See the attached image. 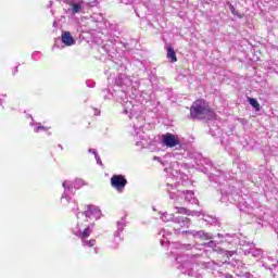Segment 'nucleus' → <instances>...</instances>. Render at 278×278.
Segmentation results:
<instances>
[{
  "instance_id": "f257e3e1",
  "label": "nucleus",
  "mask_w": 278,
  "mask_h": 278,
  "mask_svg": "<svg viewBox=\"0 0 278 278\" xmlns=\"http://www.w3.org/2000/svg\"><path fill=\"white\" fill-rule=\"evenodd\" d=\"M200 164H202V166H210V181L220 186V203L226 205H229V203H237L240 212L255 214V208L251 206V198L248 194H244V197L240 195V190L244 188V182L238 180L228 181L227 177H229V174L214 167L210 159L203 157L200 160Z\"/></svg>"
},
{
  "instance_id": "f03ea898",
  "label": "nucleus",
  "mask_w": 278,
  "mask_h": 278,
  "mask_svg": "<svg viewBox=\"0 0 278 278\" xmlns=\"http://www.w3.org/2000/svg\"><path fill=\"white\" fill-rule=\"evenodd\" d=\"M112 97H116V101L124 108V114H128L129 118H135L136 121L142 118L144 105L136 100V94L132 93L129 97V91L117 90L115 94L112 93Z\"/></svg>"
},
{
  "instance_id": "7ed1b4c3",
  "label": "nucleus",
  "mask_w": 278,
  "mask_h": 278,
  "mask_svg": "<svg viewBox=\"0 0 278 278\" xmlns=\"http://www.w3.org/2000/svg\"><path fill=\"white\" fill-rule=\"evenodd\" d=\"M218 240H211L206 243H204V247H207L208 249H213L216 251L218 244L224 247V249H229V247H244L247 243L245 241L240 240L237 235L231 233H217Z\"/></svg>"
},
{
  "instance_id": "20e7f679",
  "label": "nucleus",
  "mask_w": 278,
  "mask_h": 278,
  "mask_svg": "<svg viewBox=\"0 0 278 278\" xmlns=\"http://www.w3.org/2000/svg\"><path fill=\"white\" fill-rule=\"evenodd\" d=\"M63 186V193L61 195V204L62 205H68V202L71 201V197H75V190H79L80 188H84L86 186V181L81 178H76L74 181L72 180H64L62 182Z\"/></svg>"
},
{
  "instance_id": "39448f33",
  "label": "nucleus",
  "mask_w": 278,
  "mask_h": 278,
  "mask_svg": "<svg viewBox=\"0 0 278 278\" xmlns=\"http://www.w3.org/2000/svg\"><path fill=\"white\" fill-rule=\"evenodd\" d=\"M199 257V254L190 255L186 254L182 256H176V262L178 265V269L182 273V275H188V277L203 278L201 275H197L194 271V260Z\"/></svg>"
},
{
  "instance_id": "423d86ee",
  "label": "nucleus",
  "mask_w": 278,
  "mask_h": 278,
  "mask_svg": "<svg viewBox=\"0 0 278 278\" xmlns=\"http://www.w3.org/2000/svg\"><path fill=\"white\" fill-rule=\"evenodd\" d=\"M190 116L192 118H214V113L212 109H210V104L205 102V100H197L193 102L190 109Z\"/></svg>"
},
{
  "instance_id": "0eeeda50",
  "label": "nucleus",
  "mask_w": 278,
  "mask_h": 278,
  "mask_svg": "<svg viewBox=\"0 0 278 278\" xmlns=\"http://www.w3.org/2000/svg\"><path fill=\"white\" fill-rule=\"evenodd\" d=\"M161 220L163 223H174V225H177L178 227H190V218L186 216H177L175 217L174 214L163 213L161 215Z\"/></svg>"
},
{
  "instance_id": "6e6552de",
  "label": "nucleus",
  "mask_w": 278,
  "mask_h": 278,
  "mask_svg": "<svg viewBox=\"0 0 278 278\" xmlns=\"http://www.w3.org/2000/svg\"><path fill=\"white\" fill-rule=\"evenodd\" d=\"M64 3L71 7L68 12H71L73 16H75V14L84 13L86 5H88L84 0H64Z\"/></svg>"
},
{
  "instance_id": "1a4fd4ad",
  "label": "nucleus",
  "mask_w": 278,
  "mask_h": 278,
  "mask_svg": "<svg viewBox=\"0 0 278 278\" xmlns=\"http://www.w3.org/2000/svg\"><path fill=\"white\" fill-rule=\"evenodd\" d=\"M111 186L117 192H123V190H125V186H127V178L123 175H113L111 177Z\"/></svg>"
},
{
  "instance_id": "9d476101",
  "label": "nucleus",
  "mask_w": 278,
  "mask_h": 278,
  "mask_svg": "<svg viewBox=\"0 0 278 278\" xmlns=\"http://www.w3.org/2000/svg\"><path fill=\"white\" fill-rule=\"evenodd\" d=\"M181 233H186V236H192V238H197L198 240H214L212 233L205 232L204 230H182Z\"/></svg>"
},
{
  "instance_id": "9b49d317",
  "label": "nucleus",
  "mask_w": 278,
  "mask_h": 278,
  "mask_svg": "<svg viewBox=\"0 0 278 278\" xmlns=\"http://www.w3.org/2000/svg\"><path fill=\"white\" fill-rule=\"evenodd\" d=\"M162 144L163 147L173 149L175 147H178V144H180V141L175 135L167 132L165 135H162Z\"/></svg>"
},
{
  "instance_id": "f8f14e48",
  "label": "nucleus",
  "mask_w": 278,
  "mask_h": 278,
  "mask_svg": "<svg viewBox=\"0 0 278 278\" xmlns=\"http://www.w3.org/2000/svg\"><path fill=\"white\" fill-rule=\"evenodd\" d=\"M81 214L83 216H86V218H94L96 220H99L101 218V208L89 204Z\"/></svg>"
},
{
  "instance_id": "ddd939ff",
  "label": "nucleus",
  "mask_w": 278,
  "mask_h": 278,
  "mask_svg": "<svg viewBox=\"0 0 278 278\" xmlns=\"http://www.w3.org/2000/svg\"><path fill=\"white\" fill-rule=\"evenodd\" d=\"M165 190L169 194V199H172V201H178L179 194L182 192L177 190V187L170 182L165 185Z\"/></svg>"
},
{
  "instance_id": "4468645a",
  "label": "nucleus",
  "mask_w": 278,
  "mask_h": 278,
  "mask_svg": "<svg viewBox=\"0 0 278 278\" xmlns=\"http://www.w3.org/2000/svg\"><path fill=\"white\" fill-rule=\"evenodd\" d=\"M92 229H94V224H91L89 226H87L84 231L81 230H74L73 233L74 236H77V238H80V240H84L86 238H88L90 236V233H92Z\"/></svg>"
},
{
  "instance_id": "2eb2a0df",
  "label": "nucleus",
  "mask_w": 278,
  "mask_h": 278,
  "mask_svg": "<svg viewBox=\"0 0 278 278\" xmlns=\"http://www.w3.org/2000/svg\"><path fill=\"white\" fill-rule=\"evenodd\" d=\"M182 197H185V201L187 203H191V205H199V200L197 197H194V191L192 190H187V191H181Z\"/></svg>"
},
{
  "instance_id": "dca6fc26",
  "label": "nucleus",
  "mask_w": 278,
  "mask_h": 278,
  "mask_svg": "<svg viewBox=\"0 0 278 278\" xmlns=\"http://www.w3.org/2000/svg\"><path fill=\"white\" fill-rule=\"evenodd\" d=\"M245 255H252V257H256V260H263L266 255L262 249L251 248L250 250H244Z\"/></svg>"
},
{
  "instance_id": "f3484780",
  "label": "nucleus",
  "mask_w": 278,
  "mask_h": 278,
  "mask_svg": "<svg viewBox=\"0 0 278 278\" xmlns=\"http://www.w3.org/2000/svg\"><path fill=\"white\" fill-rule=\"evenodd\" d=\"M61 41L65 47H73L75 45V38L71 35V31H64L61 36Z\"/></svg>"
},
{
  "instance_id": "a211bd4d",
  "label": "nucleus",
  "mask_w": 278,
  "mask_h": 278,
  "mask_svg": "<svg viewBox=\"0 0 278 278\" xmlns=\"http://www.w3.org/2000/svg\"><path fill=\"white\" fill-rule=\"evenodd\" d=\"M177 214H185L186 216H201V213L198 211H190L184 206H176L175 207Z\"/></svg>"
},
{
  "instance_id": "6ab92c4d",
  "label": "nucleus",
  "mask_w": 278,
  "mask_h": 278,
  "mask_svg": "<svg viewBox=\"0 0 278 278\" xmlns=\"http://www.w3.org/2000/svg\"><path fill=\"white\" fill-rule=\"evenodd\" d=\"M29 118H31L30 127H34L35 134H38L40 131H49V128L47 126H42V124L36 123L31 115H29Z\"/></svg>"
},
{
  "instance_id": "aec40b11",
  "label": "nucleus",
  "mask_w": 278,
  "mask_h": 278,
  "mask_svg": "<svg viewBox=\"0 0 278 278\" xmlns=\"http://www.w3.org/2000/svg\"><path fill=\"white\" fill-rule=\"evenodd\" d=\"M264 268H271V266H277L278 262L273 258V256H268L265 254L263 261H262Z\"/></svg>"
},
{
  "instance_id": "412c9836",
  "label": "nucleus",
  "mask_w": 278,
  "mask_h": 278,
  "mask_svg": "<svg viewBox=\"0 0 278 278\" xmlns=\"http://www.w3.org/2000/svg\"><path fill=\"white\" fill-rule=\"evenodd\" d=\"M64 207H70L72 212H79V204L76 200L73 199V195H71V201L67 203V205H63Z\"/></svg>"
},
{
  "instance_id": "4be33fe9",
  "label": "nucleus",
  "mask_w": 278,
  "mask_h": 278,
  "mask_svg": "<svg viewBox=\"0 0 278 278\" xmlns=\"http://www.w3.org/2000/svg\"><path fill=\"white\" fill-rule=\"evenodd\" d=\"M174 249H178V251H192L194 247L192 244H182V243H174Z\"/></svg>"
},
{
  "instance_id": "5701e85b",
  "label": "nucleus",
  "mask_w": 278,
  "mask_h": 278,
  "mask_svg": "<svg viewBox=\"0 0 278 278\" xmlns=\"http://www.w3.org/2000/svg\"><path fill=\"white\" fill-rule=\"evenodd\" d=\"M167 58L170 62H177V54L175 53V49L173 47L167 48Z\"/></svg>"
},
{
  "instance_id": "b1692460",
  "label": "nucleus",
  "mask_w": 278,
  "mask_h": 278,
  "mask_svg": "<svg viewBox=\"0 0 278 278\" xmlns=\"http://www.w3.org/2000/svg\"><path fill=\"white\" fill-rule=\"evenodd\" d=\"M115 84L117 86H127V76L126 75H119L118 78H116Z\"/></svg>"
},
{
  "instance_id": "393cba45",
  "label": "nucleus",
  "mask_w": 278,
  "mask_h": 278,
  "mask_svg": "<svg viewBox=\"0 0 278 278\" xmlns=\"http://www.w3.org/2000/svg\"><path fill=\"white\" fill-rule=\"evenodd\" d=\"M248 101H249L250 105H252V108H254V110H255L256 112H260L261 106H260V102H257V99H255V98H249Z\"/></svg>"
},
{
  "instance_id": "a878e982",
  "label": "nucleus",
  "mask_w": 278,
  "mask_h": 278,
  "mask_svg": "<svg viewBox=\"0 0 278 278\" xmlns=\"http://www.w3.org/2000/svg\"><path fill=\"white\" fill-rule=\"evenodd\" d=\"M81 243H83V247H94V244H97V240L94 239L88 240V238H85V239H81Z\"/></svg>"
},
{
  "instance_id": "bb28decb",
  "label": "nucleus",
  "mask_w": 278,
  "mask_h": 278,
  "mask_svg": "<svg viewBox=\"0 0 278 278\" xmlns=\"http://www.w3.org/2000/svg\"><path fill=\"white\" fill-rule=\"evenodd\" d=\"M117 225V231H124L125 227H127V223L125 222V218H122L116 223Z\"/></svg>"
},
{
  "instance_id": "cd10ccee",
  "label": "nucleus",
  "mask_w": 278,
  "mask_h": 278,
  "mask_svg": "<svg viewBox=\"0 0 278 278\" xmlns=\"http://www.w3.org/2000/svg\"><path fill=\"white\" fill-rule=\"evenodd\" d=\"M42 58V53L35 51L31 54V60H34L35 62H38L40 59Z\"/></svg>"
},
{
  "instance_id": "c85d7f7f",
  "label": "nucleus",
  "mask_w": 278,
  "mask_h": 278,
  "mask_svg": "<svg viewBox=\"0 0 278 278\" xmlns=\"http://www.w3.org/2000/svg\"><path fill=\"white\" fill-rule=\"evenodd\" d=\"M134 132L132 136H135L136 138H138V136H140V132L142 131V126H136L134 125Z\"/></svg>"
},
{
  "instance_id": "c756f323",
  "label": "nucleus",
  "mask_w": 278,
  "mask_h": 278,
  "mask_svg": "<svg viewBox=\"0 0 278 278\" xmlns=\"http://www.w3.org/2000/svg\"><path fill=\"white\" fill-rule=\"evenodd\" d=\"M121 233H123V231L116 230L113 236L114 238H119V242H123V237H121Z\"/></svg>"
},
{
  "instance_id": "7c9ffc66",
  "label": "nucleus",
  "mask_w": 278,
  "mask_h": 278,
  "mask_svg": "<svg viewBox=\"0 0 278 278\" xmlns=\"http://www.w3.org/2000/svg\"><path fill=\"white\" fill-rule=\"evenodd\" d=\"M86 86H87L88 88H94L96 83H94L93 80H87V81H86Z\"/></svg>"
},
{
  "instance_id": "2f4dec72",
  "label": "nucleus",
  "mask_w": 278,
  "mask_h": 278,
  "mask_svg": "<svg viewBox=\"0 0 278 278\" xmlns=\"http://www.w3.org/2000/svg\"><path fill=\"white\" fill-rule=\"evenodd\" d=\"M89 8H94L97 5V0H89V2H86Z\"/></svg>"
},
{
  "instance_id": "473e14b6",
  "label": "nucleus",
  "mask_w": 278,
  "mask_h": 278,
  "mask_svg": "<svg viewBox=\"0 0 278 278\" xmlns=\"http://www.w3.org/2000/svg\"><path fill=\"white\" fill-rule=\"evenodd\" d=\"M94 159H96L97 164H99L100 166H103V163L101 162V156H99V154H96Z\"/></svg>"
},
{
  "instance_id": "72a5a7b5",
  "label": "nucleus",
  "mask_w": 278,
  "mask_h": 278,
  "mask_svg": "<svg viewBox=\"0 0 278 278\" xmlns=\"http://www.w3.org/2000/svg\"><path fill=\"white\" fill-rule=\"evenodd\" d=\"M142 140L144 139H141V141H137L136 147H141V149H144V142Z\"/></svg>"
},
{
  "instance_id": "f704fd0d",
  "label": "nucleus",
  "mask_w": 278,
  "mask_h": 278,
  "mask_svg": "<svg viewBox=\"0 0 278 278\" xmlns=\"http://www.w3.org/2000/svg\"><path fill=\"white\" fill-rule=\"evenodd\" d=\"M229 10L231 14L236 15V8L233 7V4H229Z\"/></svg>"
},
{
  "instance_id": "c9c22d12",
  "label": "nucleus",
  "mask_w": 278,
  "mask_h": 278,
  "mask_svg": "<svg viewBox=\"0 0 278 278\" xmlns=\"http://www.w3.org/2000/svg\"><path fill=\"white\" fill-rule=\"evenodd\" d=\"M235 253H236V250L226 251V255H229V257H231Z\"/></svg>"
},
{
  "instance_id": "e433bc0d",
  "label": "nucleus",
  "mask_w": 278,
  "mask_h": 278,
  "mask_svg": "<svg viewBox=\"0 0 278 278\" xmlns=\"http://www.w3.org/2000/svg\"><path fill=\"white\" fill-rule=\"evenodd\" d=\"M206 220V223H211L212 225H214L215 223H217V219L214 217V218H212V220H210V219H205Z\"/></svg>"
},
{
  "instance_id": "4c0bfd02",
  "label": "nucleus",
  "mask_w": 278,
  "mask_h": 278,
  "mask_svg": "<svg viewBox=\"0 0 278 278\" xmlns=\"http://www.w3.org/2000/svg\"><path fill=\"white\" fill-rule=\"evenodd\" d=\"M237 266L238 268H241V270H244V265L242 264V262H238Z\"/></svg>"
},
{
  "instance_id": "58836bf2",
  "label": "nucleus",
  "mask_w": 278,
  "mask_h": 278,
  "mask_svg": "<svg viewBox=\"0 0 278 278\" xmlns=\"http://www.w3.org/2000/svg\"><path fill=\"white\" fill-rule=\"evenodd\" d=\"M88 152L92 153L94 156L99 154L94 149H89Z\"/></svg>"
},
{
  "instance_id": "ea45409f",
  "label": "nucleus",
  "mask_w": 278,
  "mask_h": 278,
  "mask_svg": "<svg viewBox=\"0 0 278 278\" xmlns=\"http://www.w3.org/2000/svg\"><path fill=\"white\" fill-rule=\"evenodd\" d=\"M174 231H175L176 233H179V232L181 231V229H180L179 227H177V226H174Z\"/></svg>"
},
{
  "instance_id": "a19ab883",
  "label": "nucleus",
  "mask_w": 278,
  "mask_h": 278,
  "mask_svg": "<svg viewBox=\"0 0 278 278\" xmlns=\"http://www.w3.org/2000/svg\"><path fill=\"white\" fill-rule=\"evenodd\" d=\"M16 73H18V66H15L13 70V75H16Z\"/></svg>"
},
{
  "instance_id": "79ce46f5",
  "label": "nucleus",
  "mask_w": 278,
  "mask_h": 278,
  "mask_svg": "<svg viewBox=\"0 0 278 278\" xmlns=\"http://www.w3.org/2000/svg\"><path fill=\"white\" fill-rule=\"evenodd\" d=\"M224 277L225 278H233V276L231 274H225Z\"/></svg>"
},
{
  "instance_id": "37998d69",
  "label": "nucleus",
  "mask_w": 278,
  "mask_h": 278,
  "mask_svg": "<svg viewBox=\"0 0 278 278\" xmlns=\"http://www.w3.org/2000/svg\"><path fill=\"white\" fill-rule=\"evenodd\" d=\"M99 114H100V111L96 110L94 115L99 116Z\"/></svg>"
},
{
  "instance_id": "c03bdc74",
  "label": "nucleus",
  "mask_w": 278,
  "mask_h": 278,
  "mask_svg": "<svg viewBox=\"0 0 278 278\" xmlns=\"http://www.w3.org/2000/svg\"><path fill=\"white\" fill-rule=\"evenodd\" d=\"M94 253H99V248L93 249Z\"/></svg>"
},
{
  "instance_id": "a18cd8bd",
  "label": "nucleus",
  "mask_w": 278,
  "mask_h": 278,
  "mask_svg": "<svg viewBox=\"0 0 278 278\" xmlns=\"http://www.w3.org/2000/svg\"><path fill=\"white\" fill-rule=\"evenodd\" d=\"M127 1V3H134V1H136V0H126Z\"/></svg>"
},
{
  "instance_id": "49530a36",
  "label": "nucleus",
  "mask_w": 278,
  "mask_h": 278,
  "mask_svg": "<svg viewBox=\"0 0 278 278\" xmlns=\"http://www.w3.org/2000/svg\"><path fill=\"white\" fill-rule=\"evenodd\" d=\"M160 242H161V247H164V242H165V241H164V240H161Z\"/></svg>"
},
{
  "instance_id": "de8ad7c7",
  "label": "nucleus",
  "mask_w": 278,
  "mask_h": 278,
  "mask_svg": "<svg viewBox=\"0 0 278 278\" xmlns=\"http://www.w3.org/2000/svg\"><path fill=\"white\" fill-rule=\"evenodd\" d=\"M54 47H59V46H58V41H55Z\"/></svg>"
},
{
  "instance_id": "09e8293b",
  "label": "nucleus",
  "mask_w": 278,
  "mask_h": 278,
  "mask_svg": "<svg viewBox=\"0 0 278 278\" xmlns=\"http://www.w3.org/2000/svg\"><path fill=\"white\" fill-rule=\"evenodd\" d=\"M114 249H118V244L114 245Z\"/></svg>"
},
{
  "instance_id": "8fccbe9b",
  "label": "nucleus",
  "mask_w": 278,
  "mask_h": 278,
  "mask_svg": "<svg viewBox=\"0 0 278 278\" xmlns=\"http://www.w3.org/2000/svg\"><path fill=\"white\" fill-rule=\"evenodd\" d=\"M154 160H160V157H157V156H154Z\"/></svg>"
}]
</instances>
